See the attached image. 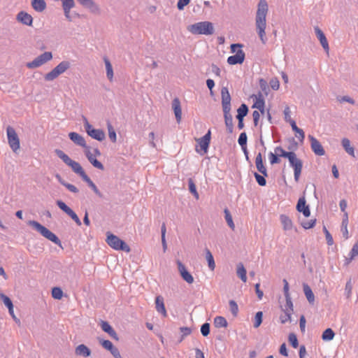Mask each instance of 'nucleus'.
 Listing matches in <instances>:
<instances>
[{
	"label": "nucleus",
	"instance_id": "obj_19",
	"mask_svg": "<svg viewBox=\"0 0 358 358\" xmlns=\"http://www.w3.org/2000/svg\"><path fill=\"white\" fill-rule=\"evenodd\" d=\"M308 138L310 141L312 150L315 155L322 156L325 154V151L321 143L313 136L309 135Z\"/></svg>",
	"mask_w": 358,
	"mask_h": 358
},
{
	"label": "nucleus",
	"instance_id": "obj_47",
	"mask_svg": "<svg viewBox=\"0 0 358 358\" xmlns=\"http://www.w3.org/2000/svg\"><path fill=\"white\" fill-rule=\"evenodd\" d=\"M52 296L55 299H61L63 296V292L59 287H54L52 289Z\"/></svg>",
	"mask_w": 358,
	"mask_h": 358
},
{
	"label": "nucleus",
	"instance_id": "obj_40",
	"mask_svg": "<svg viewBox=\"0 0 358 358\" xmlns=\"http://www.w3.org/2000/svg\"><path fill=\"white\" fill-rule=\"evenodd\" d=\"M224 215H225V220L227 222V224L229 225V227L232 229V230H234L235 229V224L233 222V220H232V217L230 214V212L229 211L228 209H224Z\"/></svg>",
	"mask_w": 358,
	"mask_h": 358
},
{
	"label": "nucleus",
	"instance_id": "obj_33",
	"mask_svg": "<svg viewBox=\"0 0 358 358\" xmlns=\"http://www.w3.org/2000/svg\"><path fill=\"white\" fill-rule=\"evenodd\" d=\"M236 273L243 282L247 281V271L242 263L238 264Z\"/></svg>",
	"mask_w": 358,
	"mask_h": 358
},
{
	"label": "nucleus",
	"instance_id": "obj_10",
	"mask_svg": "<svg viewBox=\"0 0 358 358\" xmlns=\"http://www.w3.org/2000/svg\"><path fill=\"white\" fill-rule=\"evenodd\" d=\"M287 159L291 166L294 169V180L296 182H298L302 171V162L296 157V155L294 152H291Z\"/></svg>",
	"mask_w": 358,
	"mask_h": 358
},
{
	"label": "nucleus",
	"instance_id": "obj_26",
	"mask_svg": "<svg viewBox=\"0 0 358 358\" xmlns=\"http://www.w3.org/2000/svg\"><path fill=\"white\" fill-rule=\"evenodd\" d=\"M156 310L158 313H161L164 317L167 316V313L165 308L164 299L162 296H157L155 299Z\"/></svg>",
	"mask_w": 358,
	"mask_h": 358
},
{
	"label": "nucleus",
	"instance_id": "obj_58",
	"mask_svg": "<svg viewBox=\"0 0 358 358\" xmlns=\"http://www.w3.org/2000/svg\"><path fill=\"white\" fill-rule=\"evenodd\" d=\"M269 84L271 87L274 90H278L280 87V82L276 78H272Z\"/></svg>",
	"mask_w": 358,
	"mask_h": 358
},
{
	"label": "nucleus",
	"instance_id": "obj_17",
	"mask_svg": "<svg viewBox=\"0 0 358 358\" xmlns=\"http://www.w3.org/2000/svg\"><path fill=\"white\" fill-rule=\"evenodd\" d=\"M177 265L182 278L188 284H192L194 282V278L187 270L185 266L179 260L177 261Z\"/></svg>",
	"mask_w": 358,
	"mask_h": 358
},
{
	"label": "nucleus",
	"instance_id": "obj_25",
	"mask_svg": "<svg viewBox=\"0 0 358 358\" xmlns=\"http://www.w3.org/2000/svg\"><path fill=\"white\" fill-rule=\"evenodd\" d=\"M101 327L103 331L106 332L116 341H118V336L115 331L113 329V327L109 324L108 322L106 321H101Z\"/></svg>",
	"mask_w": 358,
	"mask_h": 358
},
{
	"label": "nucleus",
	"instance_id": "obj_27",
	"mask_svg": "<svg viewBox=\"0 0 358 358\" xmlns=\"http://www.w3.org/2000/svg\"><path fill=\"white\" fill-rule=\"evenodd\" d=\"M280 220L285 231H289L293 228V222L292 220L286 215H280Z\"/></svg>",
	"mask_w": 358,
	"mask_h": 358
},
{
	"label": "nucleus",
	"instance_id": "obj_7",
	"mask_svg": "<svg viewBox=\"0 0 358 358\" xmlns=\"http://www.w3.org/2000/svg\"><path fill=\"white\" fill-rule=\"evenodd\" d=\"M8 143L11 150L16 152L20 148V141L15 129L10 126L6 128Z\"/></svg>",
	"mask_w": 358,
	"mask_h": 358
},
{
	"label": "nucleus",
	"instance_id": "obj_2",
	"mask_svg": "<svg viewBox=\"0 0 358 358\" xmlns=\"http://www.w3.org/2000/svg\"><path fill=\"white\" fill-rule=\"evenodd\" d=\"M187 30L195 35H211L214 33V26L208 21L199 22L189 25Z\"/></svg>",
	"mask_w": 358,
	"mask_h": 358
},
{
	"label": "nucleus",
	"instance_id": "obj_57",
	"mask_svg": "<svg viewBox=\"0 0 358 358\" xmlns=\"http://www.w3.org/2000/svg\"><path fill=\"white\" fill-rule=\"evenodd\" d=\"M268 157H269L270 163L271 164L280 163V159L278 157V155L275 154V152H274V153L270 152L268 155Z\"/></svg>",
	"mask_w": 358,
	"mask_h": 358
},
{
	"label": "nucleus",
	"instance_id": "obj_20",
	"mask_svg": "<svg viewBox=\"0 0 358 358\" xmlns=\"http://www.w3.org/2000/svg\"><path fill=\"white\" fill-rule=\"evenodd\" d=\"M69 138L76 145L83 147L85 149L89 148L87 145L85 138L76 132H70L69 134Z\"/></svg>",
	"mask_w": 358,
	"mask_h": 358
},
{
	"label": "nucleus",
	"instance_id": "obj_50",
	"mask_svg": "<svg viewBox=\"0 0 358 358\" xmlns=\"http://www.w3.org/2000/svg\"><path fill=\"white\" fill-rule=\"evenodd\" d=\"M100 343L103 348L110 351L115 347L113 343L108 340H100Z\"/></svg>",
	"mask_w": 358,
	"mask_h": 358
},
{
	"label": "nucleus",
	"instance_id": "obj_38",
	"mask_svg": "<svg viewBox=\"0 0 358 358\" xmlns=\"http://www.w3.org/2000/svg\"><path fill=\"white\" fill-rule=\"evenodd\" d=\"M334 336L335 334L334 331L331 328H328L323 331L322 338L325 341H329L333 340Z\"/></svg>",
	"mask_w": 358,
	"mask_h": 358
},
{
	"label": "nucleus",
	"instance_id": "obj_9",
	"mask_svg": "<svg viewBox=\"0 0 358 358\" xmlns=\"http://www.w3.org/2000/svg\"><path fill=\"white\" fill-rule=\"evenodd\" d=\"M84 152L89 160V162L96 169L100 170H103L104 166L103 165L96 159V157H99L101 155V152L99 150L98 148H94L93 150V152L91 151L90 148H86V149L84 150Z\"/></svg>",
	"mask_w": 358,
	"mask_h": 358
},
{
	"label": "nucleus",
	"instance_id": "obj_32",
	"mask_svg": "<svg viewBox=\"0 0 358 358\" xmlns=\"http://www.w3.org/2000/svg\"><path fill=\"white\" fill-rule=\"evenodd\" d=\"M303 288L307 300L310 303L313 304L315 301V296L311 288L307 284H303Z\"/></svg>",
	"mask_w": 358,
	"mask_h": 358
},
{
	"label": "nucleus",
	"instance_id": "obj_64",
	"mask_svg": "<svg viewBox=\"0 0 358 358\" xmlns=\"http://www.w3.org/2000/svg\"><path fill=\"white\" fill-rule=\"evenodd\" d=\"M257 170L264 176H267V171L263 163L255 164Z\"/></svg>",
	"mask_w": 358,
	"mask_h": 358
},
{
	"label": "nucleus",
	"instance_id": "obj_45",
	"mask_svg": "<svg viewBox=\"0 0 358 358\" xmlns=\"http://www.w3.org/2000/svg\"><path fill=\"white\" fill-rule=\"evenodd\" d=\"M0 298L3 300V303L8 309L13 308V302L8 296L2 293H0Z\"/></svg>",
	"mask_w": 358,
	"mask_h": 358
},
{
	"label": "nucleus",
	"instance_id": "obj_1",
	"mask_svg": "<svg viewBox=\"0 0 358 358\" xmlns=\"http://www.w3.org/2000/svg\"><path fill=\"white\" fill-rule=\"evenodd\" d=\"M268 6L266 0H259L255 15V26L257 34L263 43H266V16Z\"/></svg>",
	"mask_w": 358,
	"mask_h": 358
},
{
	"label": "nucleus",
	"instance_id": "obj_62",
	"mask_svg": "<svg viewBox=\"0 0 358 358\" xmlns=\"http://www.w3.org/2000/svg\"><path fill=\"white\" fill-rule=\"evenodd\" d=\"M261 112L259 110H255L252 113V118L255 126H257L260 118Z\"/></svg>",
	"mask_w": 358,
	"mask_h": 358
},
{
	"label": "nucleus",
	"instance_id": "obj_61",
	"mask_svg": "<svg viewBox=\"0 0 358 358\" xmlns=\"http://www.w3.org/2000/svg\"><path fill=\"white\" fill-rule=\"evenodd\" d=\"M324 231L325 234V237H326L327 244L329 245H332L334 244V240H333L331 235L330 234V233L329 232V231L327 229L326 227L324 228Z\"/></svg>",
	"mask_w": 358,
	"mask_h": 358
},
{
	"label": "nucleus",
	"instance_id": "obj_35",
	"mask_svg": "<svg viewBox=\"0 0 358 358\" xmlns=\"http://www.w3.org/2000/svg\"><path fill=\"white\" fill-rule=\"evenodd\" d=\"M104 62L106 65L107 77L110 81H112L113 79V70L112 65L110 61L106 57L104 58Z\"/></svg>",
	"mask_w": 358,
	"mask_h": 358
},
{
	"label": "nucleus",
	"instance_id": "obj_16",
	"mask_svg": "<svg viewBox=\"0 0 358 358\" xmlns=\"http://www.w3.org/2000/svg\"><path fill=\"white\" fill-rule=\"evenodd\" d=\"M283 314L280 316V321L282 324L291 321V317L293 313V303L292 301L286 303L285 308L282 309Z\"/></svg>",
	"mask_w": 358,
	"mask_h": 358
},
{
	"label": "nucleus",
	"instance_id": "obj_42",
	"mask_svg": "<svg viewBox=\"0 0 358 358\" xmlns=\"http://www.w3.org/2000/svg\"><path fill=\"white\" fill-rule=\"evenodd\" d=\"M263 313L262 311H259L255 314L254 317V327L258 328L262 322Z\"/></svg>",
	"mask_w": 358,
	"mask_h": 358
},
{
	"label": "nucleus",
	"instance_id": "obj_63",
	"mask_svg": "<svg viewBox=\"0 0 358 358\" xmlns=\"http://www.w3.org/2000/svg\"><path fill=\"white\" fill-rule=\"evenodd\" d=\"M190 0H178L177 3V8L178 10H182L185 6L189 4Z\"/></svg>",
	"mask_w": 358,
	"mask_h": 358
},
{
	"label": "nucleus",
	"instance_id": "obj_55",
	"mask_svg": "<svg viewBox=\"0 0 358 358\" xmlns=\"http://www.w3.org/2000/svg\"><path fill=\"white\" fill-rule=\"evenodd\" d=\"M255 179H256L257 183L260 186L266 185V181L263 176H261V175L258 174L257 173H255Z\"/></svg>",
	"mask_w": 358,
	"mask_h": 358
},
{
	"label": "nucleus",
	"instance_id": "obj_15",
	"mask_svg": "<svg viewBox=\"0 0 358 358\" xmlns=\"http://www.w3.org/2000/svg\"><path fill=\"white\" fill-rule=\"evenodd\" d=\"M251 99L253 101V108H257L259 110L262 115L264 114L265 112V101L263 95L261 92L258 94L252 95Z\"/></svg>",
	"mask_w": 358,
	"mask_h": 358
},
{
	"label": "nucleus",
	"instance_id": "obj_28",
	"mask_svg": "<svg viewBox=\"0 0 358 358\" xmlns=\"http://www.w3.org/2000/svg\"><path fill=\"white\" fill-rule=\"evenodd\" d=\"M75 352L76 355L89 357L91 355V350L84 344H80L76 348Z\"/></svg>",
	"mask_w": 358,
	"mask_h": 358
},
{
	"label": "nucleus",
	"instance_id": "obj_13",
	"mask_svg": "<svg viewBox=\"0 0 358 358\" xmlns=\"http://www.w3.org/2000/svg\"><path fill=\"white\" fill-rule=\"evenodd\" d=\"M84 126L87 134L92 138L99 141H102L105 138V133L101 129L93 128L86 119Z\"/></svg>",
	"mask_w": 358,
	"mask_h": 358
},
{
	"label": "nucleus",
	"instance_id": "obj_31",
	"mask_svg": "<svg viewBox=\"0 0 358 358\" xmlns=\"http://www.w3.org/2000/svg\"><path fill=\"white\" fill-rule=\"evenodd\" d=\"M341 143L345 152L350 155L355 157V149L351 145L350 140L348 138H344L342 139Z\"/></svg>",
	"mask_w": 358,
	"mask_h": 358
},
{
	"label": "nucleus",
	"instance_id": "obj_53",
	"mask_svg": "<svg viewBox=\"0 0 358 358\" xmlns=\"http://www.w3.org/2000/svg\"><path fill=\"white\" fill-rule=\"evenodd\" d=\"M238 142L239 145L243 148L244 146L246 145L247 143V135L245 132H243L240 134Z\"/></svg>",
	"mask_w": 358,
	"mask_h": 358
},
{
	"label": "nucleus",
	"instance_id": "obj_29",
	"mask_svg": "<svg viewBox=\"0 0 358 358\" xmlns=\"http://www.w3.org/2000/svg\"><path fill=\"white\" fill-rule=\"evenodd\" d=\"M348 214L345 213L343 215L342 223H341V231L345 239L349 238V232L348 229Z\"/></svg>",
	"mask_w": 358,
	"mask_h": 358
},
{
	"label": "nucleus",
	"instance_id": "obj_43",
	"mask_svg": "<svg viewBox=\"0 0 358 358\" xmlns=\"http://www.w3.org/2000/svg\"><path fill=\"white\" fill-rule=\"evenodd\" d=\"M274 151L275 154L278 155V157H283L285 158H287L291 154V152H287L282 147L280 146L276 147Z\"/></svg>",
	"mask_w": 358,
	"mask_h": 358
},
{
	"label": "nucleus",
	"instance_id": "obj_6",
	"mask_svg": "<svg viewBox=\"0 0 358 358\" xmlns=\"http://www.w3.org/2000/svg\"><path fill=\"white\" fill-rule=\"evenodd\" d=\"M241 48L242 45L240 44H232L231 45V50L232 52L235 53V55L228 57L227 62L229 64L235 65L243 62L245 53Z\"/></svg>",
	"mask_w": 358,
	"mask_h": 358
},
{
	"label": "nucleus",
	"instance_id": "obj_8",
	"mask_svg": "<svg viewBox=\"0 0 358 358\" xmlns=\"http://www.w3.org/2000/svg\"><path fill=\"white\" fill-rule=\"evenodd\" d=\"M70 67V63L67 61L60 62L50 72L45 76V80L51 81L57 78L59 75L65 72Z\"/></svg>",
	"mask_w": 358,
	"mask_h": 358
},
{
	"label": "nucleus",
	"instance_id": "obj_5",
	"mask_svg": "<svg viewBox=\"0 0 358 358\" xmlns=\"http://www.w3.org/2000/svg\"><path fill=\"white\" fill-rule=\"evenodd\" d=\"M106 243L115 250H122L127 252L130 251V248L124 241L110 233L107 234Z\"/></svg>",
	"mask_w": 358,
	"mask_h": 358
},
{
	"label": "nucleus",
	"instance_id": "obj_12",
	"mask_svg": "<svg viewBox=\"0 0 358 358\" xmlns=\"http://www.w3.org/2000/svg\"><path fill=\"white\" fill-rule=\"evenodd\" d=\"M210 131L203 137L197 139L198 145L196 147V151L201 155H204L208 152V146L210 143Z\"/></svg>",
	"mask_w": 358,
	"mask_h": 358
},
{
	"label": "nucleus",
	"instance_id": "obj_39",
	"mask_svg": "<svg viewBox=\"0 0 358 358\" xmlns=\"http://www.w3.org/2000/svg\"><path fill=\"white\" fill-rule=\"evenodd\" d=\"M238 114L236 115L237 119H243L245 116L248 114V106L243 103L237 110Z\"/></svg>",
	"mask_w": 358,
	"mask_h": 358
},
{
	"label": "nucleus",
	"instance_id": "obj_44",
	"mask_svg": "<svg viewBox=\"0 0 358 358\" xmlns=\"http://www.w3.org/2000/svg\"><path fill=\"white\" fill-rule=\"evenodd\" d=\"M84 181H85L89 186L93 189V191L98 195H101L100 192L97 189L95 184L92 181V180L87 176V175L83 179Z\"/></svg>",
	"mask_w": 358,
	"mask_h": 358
},
{
	"label": "nucleus",
	"instance_id": "obj_54",
	"mask_svg": "<svg viewBox=\"0 0 358 358\" xmlns=\"http://www.w3.org/2000/svg\"><path fill=\"white\" fill-rule=\"evenodd\" d=\"M358 255V240L356 243L353 245L350 252V259H353L355 257Z\"/></svg>",
	"mask_w": 358,
	"mask_h": 358
},
{
	"label": "nucleus",
	"instance_id": "obj_36",
	"mask_svg": "<svg viewBox=\"0 0 358 358\" xmlns=\"http://www.w3.org/2000/svg\"><path fill=\"white\" fill-rule=\"evenodd\" d=\"M214 324L217 328L221 327H227V320L222 316H217L214 319Z\"/></svg>",
	"mask_w": 358,
	"mask_h": 358
},
{
	"label": "nucleus",
	"instance_id": "obj_46",
	"mask_svg": "<svg viewBox=\"0 0 358 358\" xmlns=\"http://www.w3.org/2000/svg\"><path fill=\"white\" fill-rule=\"evenodd\" d=\"M189 189L190 192L193 194L196 199H199V195L196 191V185L192 179L189 180Z\"/></svg>",
	"mask_w": 358,
	"mask_h": 358
},
{
	"label": "nucleus",
	"instance_id": "obj_59",
	"mask_svg": "<svg viewBox=\"0 0 358 358\" xmlns=\"http://www.w3.org/2000/svg\"><path fill=\"white\" fill-rule=\"evenodd\" d=\"M61 183L64 186H65L70 192H73V193L78 192V188L75 185H71L70 183H66V182H63V181H61Z\"/></svg>",
	"mask_w": 358,
	"mask_h": 358
},
{
	"label": "nucleus",
	"instance_id": "obj_23",
	"mask_svg": "<svg viewBox=\"0 0 358 358\" xmlns=\"http://www.w3.org/2000/svg\"><path fill=\"white\" fill-rule=\"evenodd\" d=\"M315 31L317 38L319 39L322 46L323 47L324 50L327 52H329V43H328L327 39L325 35L324 34V33L322 32V31L318 27H315Z\"/></svg>",
	"mask_w": 358,
	"mask_h": 358
},
{
	"label": "nucleus",
	"instance_id": "obj_60",
	"mask_svg": "<svg viewBox=\"0 0 358 358\" xmlns=\"http://www.w3.org/2000/svg\"><path fill=\"white\" fill-rule=\"evenodd\" d=\"M283 113H284L285 120L287 122H289L293 120L291 118V110H290V108L289 106H286L285 108Z\"/></svg>",
	"mask_w": 358,
	"mask_h": 358
},
{
	"label": "nucleus",
	"instance_id": "obj_49",
	"mask_svg": "<svg viewBox=\"0 0 358 358\" xmlns=\"http://www.w3.org/2000/svg\"><path fill=\"white\" fill-rule=\"evenodd\" d=\"M288 340H289V343L292 345V346L294 348H298V346H299L298 339L296 338V336L294 334H293V333L289 334Z\"/></svg>",
	"mask_w": 358,
	"mask_h": 358
},
{
	"label": "nucleus",
	"instance_id": "obj_4",
	"mask_svg": "<svg viewBox=\"0 0 358 358\" xmlns=\"http://www.w3.org/2000/svg\"><path fill=\"white\" fill-rule=\"evenodd\" d=\"M28 224L38 231L43 236L53 242L55 244H60V241L58 237L48 229L41 225L39 222L30 220L28 222Z\"/></svg>",
	"mask_w": 358,
	"mask_h": 358
},
{
	"label": "nucleus",
	"instance_id": "obj_3",
	"mask_svg": "<svg viewBox=\"0 0 358 358\" xmlns=\"http://www.w3.org/2000/svg\"><path fill=\"white\" fill-rule=\"evenodd\" d=\"M55 153L66 165L70 166L71 169L83 179L87 176L81 165L78 162L72 160L62 150H56Z\"/></svg>",
	"mask_w": 358,
	"mask_h": 358
},
{
	"label": "nucleus",
	"instance_id": "obj_21",
	"mask_svg": "<svg viewBox=\"0 0 358 358\" xmlns=\"http://www.w3.org/2000/svg\"><path fill=\"white\" fill-rule=\"evenodd\" d=\"M296 209L299 212L303 213V215L306 217H309L310 215V211L308 206L306 204V199L304 197H301L299 199Z\"/></svg>",
	"mask_w": 358,
	"mask_h": 358
},
{
	"label": "nucleus",
	"instance_id": "obj_48",
	"mask_svg": "<svg viewBox=\"0 0 358 358\" xmlns=\"http://www.w3.org/2000/svg\"><path fill=\"white\" fill-rule=\"evenodd\" d=\"M108 130L109 138L113 143L116 142V141H117L116 133H115L113 126L110 123L108 124Z\"/></svg>",
	"mask_w": 358,
	"mask_h": 358
},
{
	"label": "nucleus",
	"instance_id": "obj_18",
	"mask_svg": "<svg viewBox=\"0 0 358 358\" xmlns=\"http://www.w3.org/2000/svg\"><path fill=\"white\" fill-rule=\"evenodd\" d=\"M57 204L59 206V208L62 210L64 212H65L68 215H69L78 225H81V221L78 217V215L71 210L69 206L66 205L64 202L62 201H57Z\"/></svg>",
	"mask_w": 358,
	"mask_h": 358
},
{
	"label": "nucleus",
	"instance_id": "obj_37",
	"mask_svg": "<svg viewBox=\"0 0 358 358\" xmlns=\"http://www.w3.org/2000/svg\"><path fill=\"white\" fill-rule=\"evenodd\" d=\"M224 114V120L227 129L229 133H232L233 131V120L232 117L230 115V112Z\"/></svg>",
	"mask_w": 358,
	"mask_h": 358
},
{
	"label": "nucleus",
	"instance_id": "obj_56",
	"mask_svg": "<svg viewBox=\"0 0 358 358\" xmlns=\"http://www.w3.org/2000/svg\"><path fill=\"white\" fill-rule=\"evenodd\" d=\"M201 332L203 336H207L210 333V324L204 323L201 327Z\"/></svg>",
	"mask_w": 358,
	"mask_h": 358
},
{
	"label": "nucleus",
	"instance_id": "obj_14",
	"mask_svg": "<svg viewBox=\"0 0 358 358\" xmlns=\"http://www.w3.org/2000/svg\"><path fill=\"white\" fill-rule=\"evenodd\" d=\"M221 96L223 112L227 113L231 110V96L227 88L223 87L222 89Z\"/></svg>",
	"mask_w": 358,
	"mask_h": 358
},
{
	"label": "nucleus",
	"instance_id": "obj_30",
	"mask_svg": "<svg viewBox=\"0 0 358 358\" xmlns=\"http://www.w3.org/2000/svg\"><path fill=\"white\" fill-rule=\"evenodd\" d=\"M31 6L37 12H43L46 8L44 0H31Z\"/></svg>",
	"mask_w": 358,
	"mask_h": 358
},
{
	"label": "nucleus",
	"instance_id": "obj_11",
	"mask_svg": "<svg viewBox=\"0 0 358 358\" xmlns=\"http://www.w3.org/2000/svg\"><path fill=\"white\" fill-rule=\"evenodd\" d=\"M52 58V55L50 52H45L35 58L32 62L27 63V66L29 69H35L51 60Z\"/></svg>",
	"mask_w": 358,
	"mask_h": 358
},
{
	"label": "nucleus",
	"instance_id": "obj_22",
	"mask_svg": "<svg viewBox=\"0 0 358 358\" xmlns=\"http://www.w3.org/2000/svg\"><path fill=\"white\" fill-rule=\"evenodd\" d=\"M172 108L176 118L177 122L179 123L182 118V109L180 101L178 98L173 99L172 101Z\"/></svg>",
	"mask_w": 358,
	"mask_h": 358
},
{
	"label": "nucleus",
	"instance_id": "obj_51",
	"mask_svg": "<svg viewBox=\"0 0 358 358\" xmlns=\"http://www.w3.org/2000/svg\"><path fill=\"white\" fill-rule=\"evenodd\" d=\"M283 282H284L283 289H284L285 296V299H286V303H289V301H292V299H291V297H290L289 293V285L286 280H284Z\"/></svg>",
	"mask_w": 358,
	"mask_h": 358
},
{
	"label": "nucleus",
	"instance_id": "obj_52",
	"mask_svg": "<svg viewBox=\"0 0 358 358\" xmlns=\"http://www.w3.org/2000/svg\"><path fill=\"white\" fill-rule=\"evenodd\" d=\"M229 308H230V310H231V313L233 314V315L236 316L237 313L238 312V307L237 303L233 300L230 301H229Z\"/></svg>",
	"mask_w": 358,
	"mask_h": 358
},
{
	"label": "nucleus",
	"instance_id": "obj_41",
	"mask_svg": "<svg viewBox=\"0 0 358 358\" xmlns=\"http://www.w3.org/2000/svg\"><path fill=\"white\" fill-rule=\"evenodd\" d=\"M78 1L83 6L88 8L98 9L97 6L94 3L93 0H78Z\"/></svg>",
	"mask_w": 358,
	"mask_h": 358
},
{
	"label": "nucleus",
	"instance_id": "obj_34",
	"mask_svg": "<svg viewBox=\"0 0 358 358\" xmlns=\"http://www.w3.org/2000/svg\"><path fill=\"white\" fill-rule=\"evenodd\" d=\"M206 258L208 262V267L211 271H214L215 268V263L213 256L208 249H206Z\"/></svg>",
	"mask_w": 358,
	"mask_h": 358
},
{
	"label": "nucleus",
	"instance_id": "obj_24",
	"mask_svg": "<svg viewBox=\"0 0 358 358\" xmlns=\"http://www.w3.org/2000/svg\"><path fill=\"white\" fill-rule=\"evenodd\" d=\"M17 20L22 24L29 26L31 25L33 22L31 15L24 11H20L17 15Z\"/></svg>",
	"mask_w": 358,
	"mask_h": 358
}]
</instances>
